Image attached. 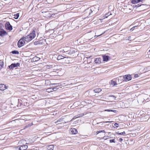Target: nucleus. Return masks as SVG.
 I'll return each instance as SVG.
<instances>
[{"label": "nucleus", "mask_w": 150, "mask_h": 150, "mask_svg": "<svg viewBox=\"0 0 150 150\" xmlns=\"http://www.w3.org/2000/svg\"><path fill=\"white\" fill-rule=\"evenodd\" d=\"M29 103L27 102V100L26 99H22V100H18V106H28V105Z\"/></svg>", "instance_id": "nucleus-1"}, {"label": "nucleus", "mask_w": 150, "mask_h": 150, "mask_svg": "<svg viewBox=\"0 0 150 150\" xmlns=\"http://www.w3.org/2000/svg\"><path fill=\"white\" fill-rule=\"evenodd\" d=\"M25 43L24 37H23L18 42L17 45L18 47H21L23 46Z\"/></svg>", "instance_id": "nucleus-2"}, {"label": "nucleus", "mask_w": 150, "mask_h": 150, "mask_svg": "<svg viewBox=\"0 0 150 150\" xmlns=\"http://www.w3.org/2000/svg\"><path fill=\"white\" fill-rule=\"evenodd\" d=\"M5 28L9 31L11 30L12 29V26L10 24V23L8 22H7L5 24Z\"/></svg>", "instance_id": "nucleus-3"}, {"label": "nucleus", "mask_w": 150, "mask_h": 150, "mask_svg": "<svg viewBox=\"0 0 150 150\" xmlns=\"http://www.w3.org/2000/svg\"><path fill=\"white\" fill-rule=\"evenodd\" d=\"M132 78V76L130 74H128L124 76V81H127L131 80Z\"/></svg>", "instance_id": "nucleus-4"}, {"label": "nucleus", "mask_w": 150, "mask_h": 150, "mask_svg": "<svg viewBox=\"0 0 150 150\" xmlns=\"http://www.w3.org/2000/svg\"><path fill=\"white\" fill-rule=\"evenodd\" d=\"M69 58L68 57L63 56L61 62L62 63H69Z\"/></svg>", "instance_id": "nucleus-5"}, {"label": "nucleus", "mask_w": 150, "mask_h": 150, "mask_svg": "<svg viewBox=\"0 0 150 150\" xmlns=\"http://www.w3.org/2000/svg\"><path fill=\"white\" fill-rule=\"evenodd\" d=\"M20 64L19 63H12L10 65L8 66V68L11 69H13V68L20 66Z\"/></svg>", "instance_id": "nucleus-6"}, {"label": "nucleus", "mask_w": 150, "mask_h": 150, "mask_svg": "<svg viewBox=\"0 0 150 150\" xmlns=\"http://www.w3.org/2000/svg\"><path fill=\"white\" fill-rule=\"evenodd\" d=\"M29 37L30 38V40H31L34 38L35 37V32L34 30H33L32 32L30 33L29 35Z\"/></svg>", "instance_id": "nucleus-7"}, {"label": "nucleus", "mask_w": 150, "mask_h": 150, "mask_svg": "<svg viewBox=\"0 0 150 150\" xmlns=\"http://www.w3.org/2000/svg\"><path fill=\"white\" fill-rule=\"evenodd\" d=\"M20 146H18V147H16V148L18 149L19 150H25L28 147V146L27 145H22L19 147Z\"/></svg>", "instance_id": "nucleus-8"}, {"label": "nucleus", "mask_w": 150, "mask_h": 150, "mask_svg": "<svg viewBox=\"0 0 150 150\" xmlns=\"http://www.w3.org/2000/svg\"><path fill=\"white\" fill-rule=\"evenodd\" d=\"M7 34V32L4 30L3 29H1V30H0V36L2 37Z\"/></svg>", "instance_id": "nucleus-9"}, {"label": "nucleus", "mask_w": 150, "mask_h": 150, "mask_svg": "<svg viewBox=\"0 0 150 150\" xmlns=\"http://www.w3.org/2000/svg\"><path fill=\"white\" fill-rule=\"evenodd\" d=\"M102 59L100 57L95 58L94 59V62L97 64H100L101 62Z\"/></svg>", "instance_id": "nucleus-10"}, {"label": "nucleus", "mask_w": 150, "mask_h": 150, "mask_svg": "<svg viewBox=\"0 0 150 150\" xmlns=\"http://www.w3.org/2000/svg\"><path fill=\"white\" fill-rule=\"evenodd\" d=\"M8 86H6V85L3 84H0V90L4 91L6 89H7Z\"/></svg>", "instance_id": "nucleus-11"}, {"label": "nucleus", "mask_w": 150, "mask_h": 150, "mask_svg": "<svg viewBox=\"0 0 150 150\" xmlns=\"http://www.w3.org/2000/svg\"><path fill=\"white\" fill-rule=\"evenodd\" d=\"M40 59V58L36 56H35L31 59V62H36L39 61Z\"/></svg>", "instance_id": "nucleus-12"}, {"label": "nucleus", "mask_w": 150, "mask_h": 150, "mask_svg": "<svg viewBox=\"0 0 150 150\" xmlns=\"http://www.w3.org/2000/svg\"><path fill=\"white\" fill-rule=\"evenodd\" d=\"M93 9V8H89L86 10V13H88V16H89V17L90 16L91 13L93 12L92 10Z\"/></svg>", "instance_id": "nucleus-13"}, {"label": "nucleus", "mask_w": 150, "mask_h": 150, "mask_svg": "<svg viewBox=\"0 0 150 150\" xmlns=\"http://www.w3.org/2000/svg\"><path fill=\"white\" fill-rule=\"evenodd\" d=\"M58 84H59L57 83H52L50 84V86L55 85V86L56 87L55 88H52V91H56L57 90V89L59 88H57V87H58L59 86V85H57Z\"/></svg>", "instance_id": "nucleus-14"}, {"label": "nucleus", "mask_w": 150, "mask_h": 150, "mask_svg": "<svg viewBox=\"0 0 150 150\" xmlns=\"http://www.w3.org/2000/svg\"><path fill=\"white\" fill-rule=\"evenodd\" d=\"M43 40H40L35 41L34 42V44L35 45H43Z\"/></svg>", "instance_id": "nucleus-15"}, {"label": "nucleus", "mask_w": 150, "mask_h": 150, "mask_svg": "<svg viewBox=\"0 0 150 150\" xmlns=\"http://www.w3.org/2000/svg\"><path fill=\"white\" fill-rule=\"evenodd\" d=\"M109 57L108 56L104 55L103 56V61L104 62H107L108 61Z\"/></svg>", "instance_id": "nucleus-16"}, {"label": "nucleus", "mask_w": 150, "mask_h": 150, "mask_svg": "<svg viewBox=\"0 0 150 150\" xmlns=\"http://www.w3.org/2000/svg\"><path fill=\"white\" fill-rule=\"evenodd\" d=\"M117 80L118 81V82L120 83H121L122 81H124V76L119 77L117 79Z\"/></svg>", "instance_id": "nucleus-17"}, {"label": "nucleus", "mask_w": 150, "mask_h": 150, "mask_svg": "<svg viewBox=\"0 0 150 150\" xmlns=\"http://www.w3.org/2000/svg\"><path fill=\"white\" fill-rule=\"evenodd\" d=\"M143 1V0H132L131 1V3L132 4H135L139 2H142Z\"/></svg>", "instance_id": "nucleus-18"}, {"label": "nucleus", "mask_w": 150, "mask_h": 150, "mask_svg": "<svg viewBox=\"0 0 150 150\" xmlns=\"http://www.w3.org/2000/svg\"><path fill=\"white\" fill-rule=\"evenodd\" d=\"M54 148V146L52 145H50L47 146V149L48 150H53Z\"/></svg>", "instance_id": "nucleus-19"}, {"label": "nucleus", "mask_w": 150, "mask_h": 150, "mask_svg": "<svg viewBox=\"0 0 150 150\" xmlns=\"http://www.w3.org/2000/svg\"><path fill=\"white\" fill-rule=\"evenodd\" d=\"M101 91V89L100 88H98L93 90V91L95 93H99Z\"/></svg>", "instance_id": "nucleus-20"}, {"label": "nucleus", "mask_w": 150, "mask_h": 150, "mask_svg": "<svg viewBox=\"0 0 150 150\" xmlns=\"http://www.w3.org/2000/svg\"><path fill=\"white\" fill-rule=\"evenodd\" d=\"M87 114V113H80L76 116V117L78 118V117H81L85 115H86Z\"/></svg>", "instance_id": "nucleus-21"}, {"label": "nucleus", "mask_w": 150, "mask_h": 150, "mask_svg": "<svg viewBox=\"0 0 150 150\" xmlns=\"http://www.w3.org/2000/svg\"><path fill=\"white\" fill-rule=\"evenodd\" d=\"M115 79H113V80H112L111 81V84L113 86H115L117 85V83L115 82Z\"/></svg>", "instance_id": "nucleus-22"}, {"label": "nucleus", "mask_w": 150, "mask_h": 150, "mask_svg": "<svg viewBox=\"0 0 150 150\" xmlns=\"http://www.w3.org/2000/svg\"><path fill=\"white\" fill-rule=\"evenodd\" d=\"M24 39L25 41H26V42L30 41L31 40L30 39V38H29V35L24 37Z\"/></svg>", "instance_id": "nucleus-23"}, {"label": "nucleus", "mask_w": 150, "mask_h": 150, "mask_svg": "<svg viewBox=\"0 0 150 150\" xmlns=\"http://www.w3.org/2000/svg\"><path fill=\"white\" fill-rule=\"evenodd\" d=\"M71 132L73 134H76L78 132L77 129L75 128L72 129V130L71 131Z\"/></svg>", "instance_id": "nucleus-24"}, {"label": "nucleus", "mask_w": 150, "mask_h": 150, "mask_svg": "<svg viewBox=\"0 0 150 150\" xmlns=\"http://www.w3.org/2000/svg\"><path fill=\"white\" fill-rule=\"evenodd\" d=\"M63 56L62 55H59L57 56V59L58 60H60V62L61 61V59H62Z\"/></svg>", "instance_id": "nucleus-25"}, {"label": "nucleus", "mask_w": 150, "mask_h": 150, "mask_svg": "<svg viewBox=\"0 0 150 150\" xmlns=\"http://www.w3.org/2000/svg\"><path fill=\"white\" fill-rule=\"evenodd\" d=\"M11 53L13 54H18L19 53V52L17 50H14L12 51Z\"/></svg>", "instance_id": "nucleus-26"}, {"label": "nucleus", "mask_w": 150, "mask_h": 150, "mask_svg": "<svg viewBox=\"0 0 150 150\" xmlns=\"http://www.w3.org/2000/svg\"><path fill=\"white\" fill-rule=\"evenodd\" d=\"M55 67V66L52 65H48L46 66V68L47 69L53 68V67Z\"/></svg>", "instance_id": "nucleus-27"}, {"label": "nucleus", "mask_w": 150, "mask_h": 150, "mask_svg": "<svg viewBox=\"0 0 150 150\" xmlns=\"http://www.w3.org/2000/svg\"><path fill=\"white\" fill-rule=\"evenodd\" d=\"M112 15V13L110 12H109L108 13L105 14V18H107L108 16Z\"/></svg>", "instance_id": "nucleus-28"}, {"label": "nucleus", "mask_w": 150, "mask_h": 150, "mask_svg": "<svg viewBox=\"0 0 150 150\" xmlns=\"http://www.w3.org/2000/svg\"><path fill=\"white\" fill-rule=\"evenodd\" d=\"M72 69L75 70H76V71H78L79 69L78 68L77 66H76L73 67Z\"/></svg>", "instance_id": "nucleus-29"}, {"label": "nucleus", "mask_w": 150, "mask_h": 150, "mask_svg": "<svg viewBox=\"0 0 150 150\" xmlns=\"http://www.w3.org/2000/svg\"><path fill=\"white\" fill-rule=\"evenodd\" d=\"M19 13H17L15 14L14 15L15 17L14 18L16 19H17L19 17Z\"/></svg>", "instance_id": "nucleus-30"}, {"label": "nucleus", "mask_w": 150, "mask_h": 150, "mask_svg": "<svg viewBox=\"0 0 150 150\" xmlns=\"http://www.w3.org/2000/svg\"><path fill=\"white\" fill-rule=\"evenodd\" d=\"M0 66H2L3 67L4 65V63L3 61L1 60L0 61Z\"/></svg>", "instance_id": "nucleus-31"}, {"label": "nucleus", "mask_w": 150, "mask_h": 150, "mask_svg": "<svg viewBox=\"0 0 150 150\" xmlns=\"http://www.w3.org/2000/svg\"><path fill=\"white\" fill-rule=\"evenodd\" d=\"M105 132L104 130H100L99 131H97L96 132L97 134H98L100 132Z\"/></svg>", "instance_id": "nucleus-32"}, {"label": "nucleus", "mask_w": 150, "mask_h": 150, "mask_svg": "<svg viewBox=\"0 0 150 150\" xmlns=\"http://www.w3.org/2000/svg\"><path fill=\"white\" fill-rule=\"evenodd\" d=\"M110 138V136H105L103 137V139L105 140Z\"/></svg>", "instance_id": "nucleus-33"}, {"label": "nucleus", "mask_w": 150, "mask_h": 150, "mask_svg": "<svg viewBox=\"0 0 150 150\" xmlns=\"http://www.w3.org/2000/svg\"><path fill=\"white\" fill-rule=\"evenodd\" d=\"M109 122V121H105V122H100L97 123V124H101V125H102V124H103L102 123L103 122L105 123H109V122Z\"/></svg>", "instance_id": "nucleus-34"}, {"label": "nucleus", "mask_w": 150, "mask_h": 150, "mask_svg": "<svg viewBox=\"0 0 150 150\" xmlns=\"http://www.w3.org/2000/svg\"><path fill=\"white\" fill-rule=\"evenodd\" d=\"M146 5V4H140V5H139V4H138L137 5H136V6H136V7H137V8L138 7H139L140 6H142V5Z\"/></svg>", "instance_id": "nucleus-35"}, {"label": "nucleus", "mask_w": 150, "mask_h": 150, "mask_svg": "<svg viewBox=\"0 0 150 150\" xmlns=\"http://www.w3.org/2000/svg\"><path fill=\"white\" fill-rule=\"evenodd\" d=\"M47 91L48 92H50L52 91V88H49L47 89Z\"/></svg>", "instance_id": "nucleus-36"}, {"label": "nucleus", "mask_w": 150, "mask_h": 150, "mask_svg": "<svg viewBox=\"0 0 150 150\" xmlns=\"http://www.w3.org/2000/svg\"><path fill=\"white\" fill-rule=\"evenodd\" d=\"M110 143H115V139H110Z\"/></svg>", "instance_id": "nucleus-37"}, {"label": "nucleus", "mask_w": 150, "mask_h": 150, "mask_svg": "<svg viewBox=\"0 0 150 150\" xmlns=\"http://www.w3.org/2000/svg\"><path fill=\"white\" fill-rule=\"evenodd\" d=\"M33 125V124L32 123L31 124H29L28 125H26V126H25V128H27V127H29Z\"/></svg>", "instance_id": "nucleus-38"}, {"label": "nucleus", "mask_w": 150, "mask_h": 150, "mask_svg": "<svg viewBox=\"0 0 150 150\" xmlns=\"http://www.w3.org/2000/svg\"><path fill=\"white\" fill-rule=\"evenodd\" d=\"M137 27V26H134L132 28L130 29V30L131 31H132L133 30H134V29L135 28Z\"/></svg>", "instance_id": "nucleus-39"}, {"label": "nucleus", "mask_w": 150, "mask_h": 150, "mask_svg": "<svg viewBox=\"0 0 150 150\" xmlns=\"http://www.w3.org/2000/svg\"><path fill=\"white\" fill-rule=\"evenodd\" d=\"M108 97H113L114 100H115L116 98V97L115 96H113V95L109 96Z\"/></svg>", "instance_id": "nucleus-40"}, {"label": "nucleus", "mask_w": 150, "mask_h": 150, "mask_svg": "<svg viewBox=\"0 0 150 150\" xmlns=\"http://www.w3.org/2000/svg\"><path fill=\"white\" fill-rule=\"evenodd\" d=\"M62 119H60L59 120H57L55 122V123H56L58 122H62Z\"/></svg>", "instance_id": "nucleus-41"}, {"label": "nucleus", "mask_w": 150, "mask_h": 150, "mask_svg": "<svg viewBox=\"0 0 150 150\" xmlns=\"http://www.w3.org/2000/svg\"><path fill=\"white\" fill-rule=\"evenodd\" d=\"M114 125L116 127H118L119 126V124L117 123H115L114 124Z\"/></svg>", "instance_id": "nucleus-42"}, {"label": "nucleus", "mask_w": 150, "mask_h": 150, "mask_svg": "<svg viewBox=\"0 0 150 150\" xmlns=\"http://www.w3.org/2000/svg\"><path fill=\"white\" fill-rule=\"evenodd\" d=\"M134 76L135 78H136L139 77V75L137 74H136L134 75Z\"/></svg>", "instance_id": "nucleus-43"}, {"label": "nucleus", "mask_w": 150, "mask_h": 150, "mask_svg": "<svg viewBox=\"0 0 150 150\" xmlns=\"http://www.w3.org/2000/svg\"><path fill=\"white\" fill-rule=\"evenodd\" d=\"M125 134V132H123L120 133L119 134V135H122Z\"/></svg>", "instance_id": "nucleus-44"}, {"label": "nucleus", "mask_w": 150, "mask_h": 150, "mask_svg": "<svg viewBox=\"0 0 150 150\" xmlns=\"http://www.w3.org/2000/svg\"><path fill=\"white\" fill-rule=\"evenodd\" d=\"M110 112H115L116 111L115 110H110Z\"/></svg>", "instance_id": "nucleus-45"}, {"label": "nucleus", "mask_w": 150, "mask_h": 150, "mask_svg": "<svg viewBox=\"0 0 150 150\" xmlns=\"http://www.w3.org/2000/svg\"><path fill=\"white\" fill-rule=\"evenodd\" d=\"M110 109H106V110H105V111H108V112H110Z\"/></svg>", "instance_id": "nucleus-46"}, {"label": "nucleus", "mask_w": 150, "mask_h": 150, "mask_svg": "<svg viewBox=\"0 0 150 150\" xmlns=\"http://www.w3.org/2000/svg\"><path fill=\"white\" fill-rule=\"evenodd\" d=\"M119 141L120 142H122L123 140V139L122 138H120L119 139Z\"/></svg>", "instance_id": "nucleus-47"}, {"label": "nucleus", "mask_w": 150, "mask_h": 150, "mask_svg": "<svg viewBox=\"0 0 150 150\" xmlns=\"http://www.w3.org/2000/svg\"><path fill=\"white\" fill-rule=\"evenodd\" d=\"M95 35L94 36V38H96L98 36H100V35Z\"/></svg>", "instance_id": "nucleus-48"}, {"label": "nucleus", "mask_w": 150, "mask_h": 150, "mask_svg": "<svg viewBox=\"0 0 150 150\" xmlns=\"http://www.w3.org/2000/svg\"><path fill=\"white\" fill-rule=\"evenodd\" d=\"M126 29H127V28H125L124 29L122 30V31H124V30H126Z\"/></svg>", "instance_id": "nucleus-49"}, {"label": "nucleus", "mask_w": 150, "mask_h": 150, "mask_svg": "<svg viewBox=\"0 0 150 150\" xmlns=\"http://www.w3.org/2000/svg\"><path fill=\"white\" fill-rule=\"evenodd\" d=\"M120 133H119V132H117V134H119Z\"/></svg>", "instance_id": "nucleus-50"}, {"label": "nucleus", "mask_w": 150, "mask_h": 150, "mask_svg": "<svg viewBox=\"0 0 150 150\" xmlns=\"http://www.w3.org/2000/svg\"><path fill=\"white\" fill-rule=\"evenodd\" d=\"M136 6V5H133L134 7H136V6Z\"/></svg>", "instance_id": "nucleus-51"}, {"label": "nucleus", "mask_w": 150, "mask_h": 150, "mask_svg": "<svg viewBox=\"0 0 150 150\" xmlns=\"http://www.w3.org/2000/svg\"><path fill=\"white\" fill-rule=\"evenodd\" d=\"M110 133H110V132H109V133H108V134H109V135L110 134Z\"/></svg>", "instance_id": "nucleus-52"}, {"label": "nucleus", "mask_w": 150, "mask_h": 150, "mask_svg": "<svg viewBox=\"0 0 150 150\" xmlns=\"http://www.w3.org/2000/svg\"><path fill=\"white\" fill-rule=\"evenodd\" d=\"M149 52H150V50H149Z\"/></svg>", "instance_id": "nucleus-53"}, {"label": "nucleus", "mask_w": 150, "mask_h": 150, "mask_svg": "<svg viewBox=\"0 0 150 150\" xmlns=\"http://www.w3.org/2000/svg\"><path fill=\"white\" fill-rule=\"evenodd\" d=\"M44 11H42V13H43Z\"/></svg>", "instance_id": "nucleus-54"}, {"label": "nucleus", "mask_w": 150, "mask_h": 150, "mask_svg": "<svg viewBox=\"0 0 150 150\" xmlns=\"http://www.w3.org/2000/svg\"><path fill=\"white\" fill-rule=\"evenodd\" d=\"M52 1H53V0H51Z\"/></svg>", "instance_id": "nucleus-55"}]
</instances>
